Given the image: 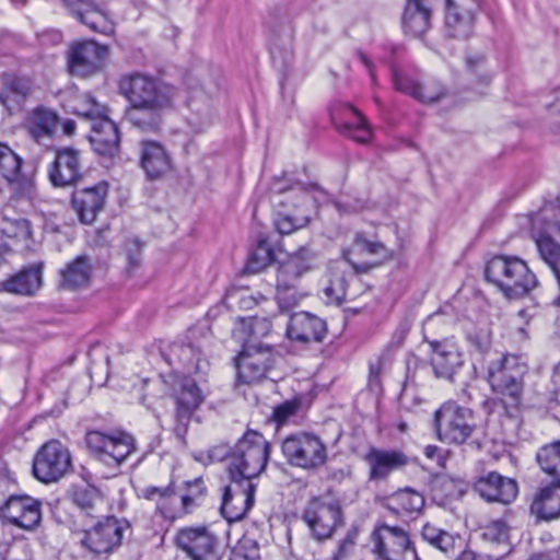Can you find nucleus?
<instances>
[{"label": "nucleus", "instance_id": "nucleus-1", "mask_svg": "<svg viewBox=\"0 0 560 560\" xmlns=\"http://www.w3.org/2000/svg\"><path fill=\"white\" fill-rule=\"evenodd\" d=\"M167 361L178 370L174 371L167 383L172 396L176 401L174 432L178 439H184L188 422L192 412L200 405L202 397L199 387L194 378L187 374L206 373L208 361L203 358L201 350L192 343H173L167 353Z\"/></svg>", "mask_w": 560, "mask_h": 560}, {"label": "nucleus", "instance_id": "nucleus-2", "mask_svg": "<svg viewBox=\"0 0 560 560\" xmlns=\"http://www.w3.org/2000/svg\"><path fill=\"white\" fill-rule=\"evenodd\" d=\"M485 277L510 300L523 299L539 285V280L528 264L513 255L490 258L485 267Z\"/></svg>", "mask_w": 560, "mask_h": 560}, {"label": "nucleus", "instance_id": "nucleus-3", "mask_svg": "<svg viewBox=\"0 0 560 560\" xmlns=\"http://www.w3.org/2000/svg\"><path fill=\"white\" fill-rule=\"evenodd\" d=\"M118 90L129 105L135 107L171 108L177 95L173 85L139 71L122 74Z\"/></svg>", "mask_w": 560, "mask_h": 560}, {"label": "nucleus", "instance_id": "nucleus-4", "mask_svg": "<svg viewBox=\"0 0 560 560\" xmlns=\"http://www.w3.org/2000/svg\"><path fill=\"white\" fill-rule=\"evenodd\" d=\"M270 445L262 434L247 431L231 451L228 465L229 478L254 481L265 470Z\"/></svg>", "mask_w": 560, "mask_h": 560}, {"label": "nucleus", "instance_id": "nucleus-5", "mask_svg": "<svg viewBox=\"0 0 560 560\" xmlns=\"http://www.w3.org/2000/svg\"><path fill=\"white\" fill-rule=\"evenodd\" d=\"M272 191L277 194L292 192L282 201L283 210L277 213L275 226L280 234H291L296 230L305 228L311 220L310 191H320V187L315 184L292 183L289 187H283L280 179H276L271 186Z\"/></svg>", "mask_w": 560, "mask_h": 560}, {"label": "nucleus", "instance_id": "nucleus-6", "mask_svg": "<svg viewBox=\"0 0 560 560\" xmlns=\"http://www.w3.org/2000/svg\"><path fill=\"white\" fill-rule=\"evenodd\" d=\"M527 371L522 358L515 354L495 353L487 366V380L491 388L511 399L512 405L518 404L523 392V377Z\"/></svg>", "mask_w": 560, "mask_h": 560}, {"label": "nucleus", "instance_id": "nucleus-7", "mask_svg": "<svg viewBox=\"0 0 560 560\" xmlns=\"http://www.w3.org/2000/svg\"><path fill=\"white\" fill-rule=\"evenodd\" d=\"M371 553L375 560H417L409 533L401 526L380 523L370 536Z\"/></svg>", "mask_w": 560, "mask_h": 560}, {"label": "nucleus", "instance_id": "nucleus-8", "mask_svg": "<svg viewBox=\"0 0 560 560\" xmlns=\"http://www.w3.org/2000/svg\"><path fill=\"white\" fill-rule=\"evenodd\" d=\"M85 443L95 459L113 468L120 466L136 451L133 436L124 431H88Z\"/></svg>", "mask_w": 560, "mask_h": 560}, {"label": "nucleus", "instance_id": "nucleus-9", "mask_svg": "<svg viewBox=\"0 0 560 560\" xmlns=\"http://www.w3.org/2000/svg\"><path fill=\"white\" fill-rule=\"evenodd\" d=\"M434 428L440 441L463 444L475 430L472 411L454 401H447L435 411Z\"/></svg>", "mask_w": 560, "mask_h": 560}, {"label": "nucleus", "instance_id": "nucleus-10", "mask_svg": "<svg viewBox=\"0 0 560 560\" xmlns=\"http://www.w3.org/2000/svg\"><path fill=\"white\" fill-rule=\"evenodd\" d=\"M287 462L305 470H315L327 460V450L322 439L313 433L300 432L287 436L281 445Z\"/></svg>", "mask_w": 560, "mask_h": 560}, {"label": "nucleus", "instance_id": "nucleus-11", "mask_svg": "<svg viewBox=\"0 0 560 560\" xmlns=\"http://www.w3.org/2000/svg\"><path fill=\"white\" fill-rule=\"evenodd\" d=\"M302 520L312 537L320 541L330 538L342 525L343 514L338 502L313 498L303 510Z\"/></svg>", "mask_w": 560, "mask_h": 560}, {"label": "nucleus", "instance_id": "nucleus-12", "mask_svg": "<svg viewBox=\"0 0 560 560\" xmlns=\"http://www.w3.org/2000/svg\"><path fill=\"white\" fill-rule=\"evenodd\" d=\"M71 468V454L59 441L45 443L36 453L33 460V474L44 483H50L62 478Z\"/></svg>", "mask_w": 560, "mask_h": 560}, {"label": "nucleus", "instance_id": "nucleus-13", "mask_svg": "<svg viewBox=\"0 0 560 560\" xmlns=\"http://www.w3.org/2000/svg\"><path fill=\"white\" fill-rule=\"evenodd\" d=\"M174 542L189 560H221L220 540L207 527L180 528Z\"/></svg>", "mask_w": 560, "mask_h": 560}, {"label": "nucleus", "instance_id": "nucleus-14", "mask_svg": "<svg viewBox=\"0 0 560 560\" xmlns=\"http://www.w3.org/2000/svg\"><path fill=\"white\" fill-rule=\"evenodd\" d=\"M130 527L128 521L106 516L83 532L81 545L93 553H109L121 545L124 533Z\"/></svg>", "mask_w": 560, "mask_h": 560}, {"label": "nucleus", "instance_id": "nucleus-15", "mask_svg": "<svg viewBox=\"0 0 560 560\" xmlns=\"http://www.w3.org/2000/svg\"><path fill=\"white\" fill-rule=\"evenodd\" d=\"M271 347L246 343L236 359L237 382L253 385L260 383L275 364Z\"/></svg>", "mask_w": 560, "mask_h": 560}, {"label": "nucleus", "instance_id": "nucleus-16", "mask_svg": "<svg viewBox=\"0 0 560 560\" xmlns=\"http://www.w3.org/2000/svg\"><path fill=\"white\" fill-rule=\"evenodd\" d=\"M481 0H446L444 31L454 39H467L475 30Z\"/></svg>", "mask_w": 560, "mask_h": 560}, {"label": "nucleus", "instance_id": "nucleus-17", "mask_svg": "<svg viewBox=\"0 0 560 560\" xmlns=\"http://www.w3.org/2000/svg\"><path fill=\"white\" fill-rule=\"evenodd\" d=\"M223 488L221 513L230 523L241 521L255 503L257 485L241 478H229Z\"/></svg>", "mask_w": 560, "mask_h": 560}, {"label": "nucleus", "instance_id": "nucleus-18", "mask_svg": "<svg viewBox=\"0 0 560 560\" xmlns=\"http://www.w3.org/2000/svg\"><path fill=\"white\" fill-rule=\"evenodd\" d=\"M0 516L19 528L34 530L42 521V502L27 494H11L0 506Z\"/></svg>", "mask_w": 560, "mask_h": 560}, {"label": "nucleus", "instance_id": "nucleus-19", "mask_svg": "<svg viewBox=\"0 0 560 560\" xmlns=\"http://www.w3.org/2000/svg\"><path fill=\"white\" fill-rule=\"evenodd\" d=\"M108 48L94 40L75 43L68 51V69L72 75L90 77L101 70Z\"/></svg>", "mask_w": 560, "mask_h": 560}, {"label": "nucleus", "instance_id": "nucleus-20", "mask_svg": "<svg viewBox=\"0 0 560 560\" xmlns=\"http://www.w3.org/2000/svg\"><path fill=\"white\" fill-rule=\"evenodd\" d=\"M139 165L149 180H160L173 171V160L159 141L143 139L138 143Z\"/></svg>", "mask_w": 560, "mask_h": 560}, {"label": "nucleus", "instance_id": "nucleus-21", "mask_svg": "<svg viewBox=\"0 0 560 560\" xmlns=\"http://www.w3.org/2000/svg\"><path fill=\"white\" fill-rule=\"evenodd\" d=\"M48 177L55 187L77 184L82 177V160L79 150L72 147L59 148L48 167Z\"/></svg>", "mask_w": 560, "mask_h": 560}, {"label": "nucleus", "instance_id": "nucleus-22", "mask_svg": "<svg viewBox=\"0 0 560 560\" xmlns=\"http://www.w3.org/2000/svg\"><path fill=\"white\" fill-rule=\"evenodd\" d=\"M533 237L540 259L547 265L557 282L559 295L553 304L560 306V243L556 241V237L560 241V215L546 230L534 232Z\"/></svg>", "mask_w": 560, "mask_h": 560}, {"label": "nucleus", "instance_id": "nucleus-23", "mask_svg": "<svg viewBox=\"0 0 560 560\" xmlns=\"http://www.w3.org/2000/svg\"><path fill=\"white\" fill-rule=\"evenodd\" d=\"M107 195L108 185L105 182L75 189L72 192L71 205L79 220L84 224L93 223L97 214L104 209Z\"/></svg>", "mask_w": 560, "mask_h": 560}, {"label": "nucleus", "instance_id": "nucleus-24", "mask_svg": "<svg viewBox=\"0 0 560 560\" xmlns=\"http://www.w3.org/2000/svg\"><path fill=\"white\" fill-rule=\"evenodd\" d=\"M69 13L93 32L112 34L114 24L108 13L94 0H60Z\"/></svg>", "mask_w": 560, "mask_h": 560}, {"label": "nucleus", "instance_id": "nucleus-25", "mask_svg": "<svg viewBox=\"0 0 560 560\" xmlns=\"http://www.w3.org/2000/svg\"><path fill=\"white\" fill-rule=\"evenodd\" d=\"M474 491L488 502L509 504L515 500L518 487L515 480L491 471L474 482Z\"/></svg>", "mask_w": 560, "mask_h": 560}, {"label": "nucleus", "instance_id": "nucleus-26", "mask_svg": "<svg viewBox=\"0 0 560 560\" xmlns=\"http://www.w3.org/2000/svg\"><path fill=\"white\" fill-rule=\"evenodd\" d=\"M431 365L436 377L452 380L463 365V353L457 343L451 339L429 341Z\"/></svg>", "mask_w": 560, "mask_h": 560}, {"label": "nucleus", "instance_id": "nucleus-27", "mask_svg": "<svg viewBox=\"0 0 560 560\" xmlns=\"http://www.w3.org/2000/svg\"><path fill=\"white\" fill-rule=\"evenodd\" d=\"M369 465V479L380 481L386 479L392 472L408 465V456L399 450H380L372 447L365 455Z\"/></svg>", "mask_w": 560, "mask_h": 560}, {"label": "nucleus", "instance_id": "nucleus-28", "mask_svg": "<svg viewBox=\"0 0 560 560\" xmlns=\"http://www.w3.org/2000/svg\"><path fill=\"white\" fill-rule=\"evenodd\" d=\"M142 497L154 505L156 515L165 521H175L183 516L179 494L171 481L166 487L148 486L142 490Z\"/></svg>", "mask_w": 560, "mask_h": 560}, {"label": "nucleus", "instance_id": "nucleus-29", "mask_svg": "<svg viewBox=\"0 0 560 560\" xmlns=\"http://www.w3.org/2000/svg\"><path fill=\"white\" fill-rule=\"evenodd\" d=\"M387 249L380 242H370L363 235L357 234L351 246L343 250V258L358 272H365L375 266L372 257H385Z\"/></svg>", "mask_w": 560, "mask_h": 560}, {"label": "nucleus", "instance_id": "nucleus-30", "mask_svg": "<svg viewBox=\"0 0 560 560\" xmlns=\"http://www.w3.org/2000/svg\"><path fill=\"white\" fill-rule=\"evenodd\" d=\"M89 139L94 151L101 155L113 156L118 152L120 135L108 113L91 124Z\"/></svg>", "mask_w": 560, "mask_h": 560}, {"label": "nucleus", "instance_id": "nucleus-31", "mask_svg": "<svg viewBox=\"0 0 560 560\" xmlns=\"http://www.w3.org/2000/svg\"><path fill=\"white\" fill-rule=\"evenodd\" d=\"M326 332V323L307 312L293 314L287 328L288 337L301 342L322 341Z\"/></svg>", "mask_w": 560, "mask_h": 560}, {"label": "nucleus", "instance_id": "nucleus-32", "mask_svg": "<svg viewBox=\"0 0 560 560\" xmlns=\"http://www.w3.org/2000/svg\"><path fill=\"white\" fill-rule=\"evenodd\" d=\"M393 82L397 91L422 103L436 102L444 95L443 86L434 80L420 82L409 75L394 72Z\"/></svg>", "mask_w": 560, "mask_h": 560}, {"label": "nucleus", "instance_id": "nucleus-33", "mask_svg": "<svg viewBox=\"0 0 560 560\" xmlns=\"http://www.w3.org/2000/svg\"><path fill=\"white\" fill-rule=\"evenodd\" d=\"M42 283V265L34 264L0 281V292L32 296L40 289Z\"/></svg>", "mask_w": 560, "mask_h": 560}, {"label": "nucleus", "instance_id": "nucleus-34", "mask_svg": "<svg viewBox=\"0 0 560 560\" xmlns=\"http://www.w3.org/2000/svg\"><path fill=\"white\" fill-rule=\"evenodd\" d=\"M530 512L540 521L560 518V479L537 490L530 504Z\"/></svg>", "mask_w": 560, "mask_h": 560}, {"label": "nucleus", "instance_id": "nucleus-35", "mask_svg": "<svg viewBox=\"0 0 560 560\" xmlns=\"http://www.w3.org/2000/svg\"><path fill=\"white\" fill-rule=\"evenodd\" d=\"M421 539L434 550L447 558H453L458 551L459 536L432 523H425L420 532Z\"/></svg>", "mask_w": 560, "mask_h": 560}, {"label": "nucleus", "instance_id": "nucleus-36", "mask_svg": "<svg viewBox=\"0 0 560 560\" xmlns=\"http://www.w3.org/2000/svg\"><path fill=\"white\" fill-rule=\"evenodd\" d=\"M401 22L406 33L420 37L431 26V10L425 2L407 1Z\"/></svg>", "mask_w": 560, "mask_h": 560}, {"label": "nucleus", "instance_id": "nucleus-37", "mask_svg": "<svg viewBox=\"0 0 560 560\" xmlns=\"http://www.w3.org/2000/svg\"><path fill=\"white\" fill-rule=\"evenodd\" d=\"M57 124L58 117L54 112L46 108H37L28 120L27 132L35 142L47 145V142L51 140L55 133Z\"/></svg>", "mask_w": 560, "mask_h": 560}, {"label": "nucleus", "instance_id": "nucleus-38", "mask_svg": "<svg viewBox=\"0 0 560 560\" xmlns=\"http://www.w3.org/2000/svg\"><path fill=\"white\" fill-rule=\"evenodd\" d=\"M383 505L395 514L411 515L423 509L424 498L420 492L406 488L386 497Z\"/></svg>", "mask_w": 560, "mask_h": 560}, {"label": "nucleus", "instance_id": "nucleus-39", "mask_svg": "<svg viewBox=\"0 0 560 560\" xmlns=\"http://www.w3.org/2000/svg\"><path fill=\"white\" fill-rule=\"evenodd\" d=\"M22 159L7 144L0 142V174L10 184L20 188L30 185V179L22 171Z\"/></svg>", "mask_w": 560, "mask_h": 560}, {"label": "nucleus", "instance_id": "nucleus-40", "mask_svg": "<svg viewBox=\"0 0 560 560\" xmlns=\"http://www.w3.org/2000/svg\"><path fill=\"white\" fill-rule=\"evenodd\" d=\"M92 264L88 256H78L61 270V287L74 290L86 287L92 277Z\"/></svg>", "mask_w": 560, "mask_h": 560}, {"label": "nucleus", "instance_id": "nucleus-41", "mask_svg": "<svg viewBox=\"0 0 560 560\" xmlns=\"http://www.w3.org/2000/svg\"><path fill=\"white\" fill-rule=\"evenodd\" d=\"M168 108H147L130 106L126 110V120L141 132L155 133L162 125V115Z\"/></svg>", "mask_w": 560, "mask_h": 560}, {"label": "nucleus", "instance_id": "nucleus-42", "mask_svg": "<svg viewBox=\"0 0 560 560\" xmlns=\"http://www.w3.org/2000/svg\"><path fill=\"white\" fill-rule=\"evenodd\" d=\"M311 269V265L301 255L291 256L280 265L277 273V284L300 285L301 277Z\"/></svg>", "mask_w": 560, "mask_h": 560}, {"label": "nucleus", "instance_id": "nucleus-43", "mask_svg": "<svg viewBox=\"0 0 560 560\" xmlns=\"http://www.w3.org/2000/svg\"><path fill=\"white\" fill-rule=\"evenodd\" d=\"M346 112L352 117L348 121L337 125V128L360 143H366L372 137V131L365 117L352 106H346Z\"/></svg>", "mask_w": 560, "mask_h": 560}, {"label": "nucleus", "instance_id": "nucleus-44", "mask_svg": "<svg viewBox=\"0 0 560 560\" xmlns=\"http://www.w3.org/2000/svg\"><path fill=\"white\" fill-rule=\"evenodd\" d=\"M73 503L88 516H94L102 511L104 499L101 492L92 486H83L74 489Z\"/></svg>", "mask_w": 560, "mask_h": 560}, {"label": "nucleus", "instance_id": "nucleus-45", "mask_svg": "<svg viewBox=\"0 0 560 560\" xmlns=\"http://www.w3.org/2000/svg\"><path fill=\"white\" fill-rule=\"evenodd\" d=\"M536 460L545 474L553 477V480L560 479V440L540 447Z\"/></svg>", "mask_w": 560, "mask_h": 560}, {"label": "nucleus", "instance_id": "nucleus-46", "mask_svg": "<svg viewBox=\"0 0 560 560\" xmlns=\"http://www.w3.org/2000/svg\"><path fill=\"white\" fill-rule=\"evenodd\" d=\"M72 113L92 124L106 115L108 113V108L96 102V100L90 94H81L74 100Z\"/></svg>", "mask_w": 560, "mask_h": 560}, {"label": "nucleus", "instance_id": "nucleus-47", "mask_svg": "<svg viewBox=\"0 0 560 560\" xmlns=\"http://www.w3.org/2000/svg\"><path fill=\"white\" fill-rule=\"evenodd\" d=\"M0 231L9 238L27 240L31 236L30 222L21 217L2 215L0 218Z\"/></svg>", "mask_w": 560, "mask_h": 560}, {"label": "nucleus", "instance_id": "nucleus-48", "mask_svg": "<svg viewBox=\"0 0 560 560\" xmlns=\"http://www.w3.org/2000/svg\"><path fill=\"white\" fill-rule=\"evenodd\" d=\"M275 259L273 250L269 243L265 240H259L257 246L250 254L247 260V269L253 272H258Z\"/></svg>", "mask_w": 560, "mask_h": 560}, {"label": "nucleus", "instance_id": "nucleus-49", "mask_svg": "<svg viewBox=\"0 0 560 560\" xmlns=\"http://www.w3.org/2000/svg\"><path fill=\"white\" fill-rule=\"evenodd\" d=\"M303 296L304 293L301 291L300 285H276V300L282 311L296 306Z\"/></svg>", "mask_w": 560, "mask_h": 560}, {"label": "nucleus", "instance_id": "nucleus-50", "mask_svg": "<svg viewBox=\"0 0 560 560\" xmlns=\"http://www.w3.org/2000/svg\"><path fill=\"white\" fill-rule=\"evenodd\" d=\"M230 560H260L259 545L249 537H243L231 551Z\"/></svg>", "mask_w": 560, "mask_h": 560}, {"label": "nucleus", "instance_id": "nucleus-51", "mask_svg": "<svg viewBox=\"0 0 560 560\" xmlns=\"http://www.w3.org/2000/svg\"><path fill=\"white\" fill-rule=\"evenodd\" d=\"M510 526L503 520L491 521L483 527L482 538L490 542H505L509 539Z\"/></svg>", "mask_w": 560, "mask_h": 560}, {"label": "nucleus", "instance_id": "nucleus-52", "mask_svg": "<svg viewBox=\"0 0 560 560\" xmlns=\"http://www.w3.org/2000/svg\"><path fill=\"white\" fill-rule=\"evenodd\" d=\"M466 66L469 72L476 74L480 85L487 86L490 83L491 75L486 71V59L483 55H468L466 57Z\"/></svg>", "mask_w": 560, "mask_h": 560}, {"label": "nucleus", "instance_id": "nucleus-53", "mask_svg": "<svg viewBox=\"0 0 560 560\" xmlns=\"http://www.w3.org/2000/svg\"><path fill=\"white\" fill-rule=\"evenodd\" d=\"M186 485L188 488H192V490L188 494H179V504L183 509V515L191 512L195 506V499L201 497L205 492V486L201 478L187 481Z\"/></svg>", "mask_w": 560, "mask_h": 560}, {"label": "nucleus", "instance_id": "nucleus-54", "mask_svg": "<svg viewBox=\"0 0 560 560\" xmlns=\"http://www.w3.org/2000/svg\"><path fill=\"white\" fill-rule=\"evenodd\" d=\"M301 408V400L298 398L287 400L273 408L272 419L278 424L285 423L291 417L295 416Z\"/></svg>", "mask_w": 560, "mask_h": 560}, {"label": "nucleus", "instance_id": "nucleus-55", "mask_svg": "<svg viewBox=\"0 0 560 560\" xmlns=\"http://www.w3.org/2000/svg\"><path fill=\"white\" fill-rule=\"evenodd\" d=\"M467 339L470 346L481 355H488L489 360L495 358L497 352H491V338L487 331H477L469 334Z\"/></svg>", "mask_w": 560, "mask_h": 560}, {"label": "nucleus", "instance_id": "nucleus-56", "mask_svg": "<svg viewBox=\"0 0 560 560\" xmlns=\"http://www.w3.org/2000/svg\"><path fill=\"white\" fill-rule=\"evenodd\" d=\"M384 365L385 361L383 357L376 358L369 364L368 386L374 393H378L382 390V373L384 370Z\"/></svg>", "mask_w": 560, "mask_h": 560}, {"label": "nucleus", "instance_id": "nucleus-57", "mask_svg": "<svg viewBox=\"0 0 560 560\" xmlns=\"http://www.w3.org/2000/svg\"><path fill=\"white\" fill-rule=\"evenodd\" d=\"M26 91L23 89H18L16 84H12L11 86L4 88L0 92V102L3 106H5L9 110L14 109L15 105H19L20 102L25 97Z\"/></svg>", "mask_w": 560, "mask_h": 560}, {"label": "nucleus", "instance_id": "nucleus-58", "mask_svg": "<svg viewBox=\"0 0 560 560\" xmlns=\"http://www.w3.org/2000/svg\"><path fill=\"white\" fill-rule=\"evenodd\" d=\"M324 293L327 299L332 302L341 303L346 300L347 290H346V281L343 278L338 277L335 280L330 281L329 285L324 289Z\"/></svg>", "mask_w": 560, "mask_h": 560}, {"label": "nucleus", "instance_id": "nucleus-59", "mask_svg": "<svg viewBox=\"0 0 560 560\" xmlns=\"http://www.w3.org/2000/svg\"><path fill=\"white\" fill-rule=\"evenodd\" d=\"M250 334L254 337H262L271 331V323L267 318H259L257 316L250 319Z\"/></svg>", "mask_w": 560, "mask_h": 560}, {"label": "nucleus", "instance_id": "nucleus-60", "mask_svg": "<svg viewBox=\"0 0 560 560\" xmlns=\"http://www.w3.org/2000/svg\"><path fill=\"white\" fill-rule=\"evenodd\" d=\"M423 453L428 459L435 460L440 467H444L446 457L441 447L436 445H427Z\"/></svg>", "mask_w": 560, "mask_h": 560}, {"label": "nucleus", "instance_id": "nucleus-61", "mask_svg": "<svg viewBox=\"0 0 560 560\" xmlns=\"http://www.w3.org/2000/svg\"><path fill=\"white\" fill-rule=\"evenodd\" d=\"M128 246V260L130 266L137 267L140 262L141 243L138 238H132L127 242Z\"/></svg>", "mask_w": 560, "mask_h": 560}, {"label": "nucleus", "instance_id": "nucleus-62", "mask_svg": "<svg viewBox=\"0 0 560 560\" xmlns=\"http://www.w3.org/2000/svg\"><path fill=\"white\" fill-rule=\"evenodd\" d=\"M336 207L340 212H358L364 208V202L361 200H355L353 203L349 201H338L336 202Z\"/></svg>", "mask_w": 560, "mask_h": 560}, {"label": "nucleus", "instance_id": "nucleus-63", "mask_svg": "<svg viewBox=\"0 0 560 560\" xmlns=\"http://www.w3.org/2000/svg\"><path fill=\"white\" fill-rule=\"evenodd\" d=\"M231 452L226 446H217L210 451V457L215 460H222L225 457L230 458Z\"/></svg>", "mask_w": 560, "mask_h": 560}, {"label": "nucleus", "instance_id": "nucleus-64", "mask_svg": "<svg viewBox=\"0 0 560 560\" xmlns=\"http://www.w3.org/2000/svg\"><path fill=\"white\" fill-rule=\"evenodd\" d=\"M457 560H482V558L472 551H464Z\"/></svg>", "mask_w": 560, "mask_h": 560}]
</instances>
